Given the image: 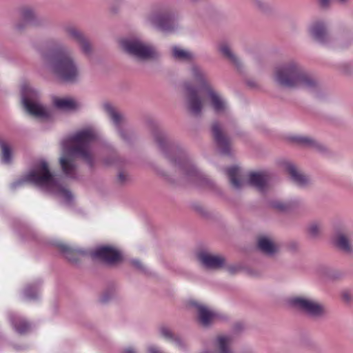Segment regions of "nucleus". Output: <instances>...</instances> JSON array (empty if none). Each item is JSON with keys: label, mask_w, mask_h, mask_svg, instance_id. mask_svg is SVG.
I'll return each instance as SVG.
<instances>
[{"label": "nucleus", "mask_w": 353, "mask_h": 353, "mask_svg": "<svg viewBox=\"0 0 353 353\" xmlns=\"http://www.w3.org/2000/svg\"><path fill=\"white\" fill-rule=\"evenodd\" d=\"M99 132L93 127H87L77 131L68 140L62 142L64 154L60 158V164L65 175L77 178V166L74 157L82 159L90 166L94 164V150L92 144L99 138Z\"/></svg>", "instance_id": "obj_1"}, {"label": "nucleus", "mask_w": 353, "mask_h": 353, "mask_svg": "<svg viewBox=\"0 0 353 353\" xmlns=\"http://www.w3.org/2000/svg\"><path fill=\"white\" fill-rule=\"evenodd\" d=\"M23 181L56 196L65 205H70L74 199L71 192L62 185L59 179L50 171L48 162L44 159H39L34 163L32 169L24 176Z\"/></svg>", "instance_id": "obj_2"}, {"label": "nucleus", "mask_w": 353, "mask_h": 353, "mask_svg": "<svg viewBox=\"0 0 353 353\" xmlns=\"http://www.w3.org/2000/svg\"><path fill=\"white\" fill-rule=\"evenodd\" d=\"M274 81L279 85L290 88L312 90L317 81L298 62L290 61L274 70Z\"/></svg>", "instance_id": "obj_3"}, {"label": "nucleus", "mask_w": 353, "mask_h": 353, "mask_svg": "<svg viewBox=\"0 0 353 353\" xmlns=\"http://www.w3.org/2000/svg\"><path fill=\"white\" fill-rule=\"evenodd\" d=\"M46 67L60 80L74 83L79 79V67L72 57L65 50H55L43 54Z\"/></svg>", "instance_id": "obj_4"}, {"label": "nucleus", "mask_w": 353, "mask_h": 353, "mask_svg": "<svg viewBox=\"0 0 353 353\" xmlns=\"http://www.w3.org/2000/svg\"><path fill=\"white\" fill-rule=\"evenodd\" d=\"M190 81L184 83L187 93V103L190 111L194 115H199L204 106V102L201 99L200 94L210 87L206 73L203 69L192 64L188 71Z\"/></svg>", "instance_id": "obj_5"}, {"label": "nucleus", "mask_w": 353, "mask_h": 353, "mask_svg": "<svg viewBox=\"0 0 353 353\" xmlns=\"http://www.w3.org/2000/svg\"><path fill=\"white\" fill-rule=\"evenodd\" d=\"M145 20L150 26L165 32H172L177 27L174 14L167 5L153 7L146 14Z\"/></svg>", "instance_id": "obj_6"}, {"label": "nucleus", "mask_w": 353, "mask_h": 353, "mask_svg": "<svg viewBox=\"0 0 353 353\" xmlns=\"http://www.w3.org/2000/svg\"><path fill=\"white\" fill-rule=\"evenodd\" d=\"M170 160L174 165L179 168L182 178L187 183H192L196 186H201L204 183H208L205 176L197 170L193 163L185 157L179 155L176 159Z\"/></svg>", "instance_id": "obj_7"}, {"label": "nucleus", "mask_w": 353, "mask_h": 353, "mask_svg": "<svg viewBox=\"0 0 353 353\" xmlns=\"http://www.w3.org/2000/svg\"><path fill=\"white\" fill-rule=\"evenodd\" d=\"M122 48L129 54L141 60L154 58L157 53L153 46L137 37L121 40Z\"/></svg>", "instance_id": "obj_8"}, {"label": "nucleus", "mask_w": 353, "mask_h": 353, "mask_svg": "<svg viewBox=\"0 0 353 353\" xmlns=\"http://www.w3.org/2000/svg\"><path fill=\"white\" fill-rule=\"evenodd\" d=\"M38 95V92L28 84L22 85V103L27 112L37 118H46L48 116V112L37 101Z\"/></svg>", "instance_id": "obj_9"}, {"label": "nucleus", "mask_w": 353, "mask_h": 353, "mask_svg": "<svg viewBox=\"0 0 353 353\" xmlns=\"http://www.w3.org/2000/svg\"><path fill=\"white\" fill-rule=\"evenodd\" d=\"M205 97V100L201 97L204 102V106L208 105L216 114H228L229 105L227 100L211 86L202 92Z\"/></svg>", "instance_id": "obj_10"}, {"label": "nucleus", "mask_w": 353, "mask_h": 353, "mask_svg": "<svg viewBox=\"0 0 353 353\" xmlns=\"http://www.w3.org/2000/svg\"><path fill=\"white\" fill-rule=\"evenodd\" d=\"M293 307L302 310L311 316H319L324 312L323 306L316 300L307 296H295L290 299Z\"/></svg>", "instance_id": "obj_11"}, {"label": "nucleus", "mask_w": 353, "mask_h": 353, "mask_svg": "<svg viewBox=\"0 0 353 353\" xmlns=\"http://www.w3.org/2000/svg\"><path fill=\"white\" fill-rule=\"evenodd\" d=\"M93 259H100L103 262L113 265L122 261L123 256L120 251L110 246H101L90 252Z\"/></svg>", "instance_id": "obj_12"}, {"label": "nucleus", "mask_w": 353, "mask_h": 353, "mask_svg": "<svg viewBox=\"0 0 353 353\" xmlns=\"http://www.w3.org/2000/svg\"><path fill=\"white\" fill-rule=\"evenodd\" d=\"M103 109L119 132L121 138L127 141L128 139V131L125 128L126 122L123 115L109 103L104 104Z\"/></svg>", "instance_id": "obj_13"}, {"label": "nucleus", "mask_w": 353, "mask_h": 353, "mask_svg": "<svg viewBox=\"0 0 353 353\" xmlns=\"http://www.w3.org/2000/svg\"><path fill=\"white\" fill-rule=\"evenodd\" d=\"M197 259L200 263L208 269H219L225 264V259L223 256L205 251L199 252Z\"/></svg>", "instance_id": "obj_14"}, {"label": "nucleus", "mask_w": 353, "mask_h": 353, "mask_svg": "<svg viewBox=\"0 0 353 353\" xmlns=\"http://www.w3.org/2000/svg\"><path fill=\"white\" fill-rule=\"evenodd\" d=\"M212 133L220 152L225 155L230 154V146L228 139L223 133L221 127L218 122L212 123Z\"/></svg>", "instance_id": "obj_15"}, {"label": "nucleus", "mask_w": 353, "mask_h": 353, "mask_svg": "<svg viewBox=\"0 0 353 353\" xmlns=\"http://www.w3.org/2000/svg\"><path fill=\"white\" fill-rule=\"evenodd\" d=\"M283 168L289 173L292 180L297 185L300 187L306 186L310 183V179L306 175L302 174L296 168V166L290 161H284L283 163Z\"/></svg>", "instance_id": "obj_16"}, {"label": "nucleus", "mask_w": 353, "mask_h": 353, "mask_svg": "<svg viewBox=\"0 0 353 353\" xmlns=\"http://www.w3.org/2000/svg\"><path fill=\"white\" fill-rule=\"evenodd\" d=\"M192 305L196 309L198 319L202 325L208 326L216 319V313L207 306L195 301Z\"/></svg>", "instance_id": "obj_17"}, {"label": "nucleus", "mask_w": 353, "mask_h": 353, "mask_svg": "<svg viewBox=\"0 0 353 353\" xmlns=\"http://www.w3.org/2000/svg\"><path fill=\"white\" fill-rule=\"evenodd\" d=\"M53 104L57 108L63 111H75L82 106L80 101L70 97H56L53 100Z\"/></svg>", "instance_id": "obj_18"}, {"label": "nucleus", "mask_w": 353, "mask_h": 353, "mask_svg": "<svg viewBox=\"0 0 353 353\" xmlns=\"http://www.w3.org/2000/svg\"><path fill=\"white\" fill-rule=\"evenodd\" d=\"M65 30L68 34L80 45L84 54H89L91 52L90 43L81 31L74 27H68Z\"/></svg>", "instance_id": "obj_19"}, {"label": "nucleus", "mask_w": 353, "mask_h": 353, "mask_svg": "<svg viewBox=\"0 0 353 353\" xmlns=\"http://www.w3.org/2000/svg\"><path fill=\"white\" fill-rule=\"evenodd\" d=\"M268 176L263 172H252L249 174V183L261 192L265 190Z\"/></svg>", "instance_id": "obj_20"}, {"label": "nucleus", "mask_w": 353, "mask_h": 353, "mask_svg": "<svg viewBox=\"0 0 353 353\" xmlns=\"http://www.w3.org/2000/svg\"><path fill=\"white\" fill-rule=\"evenodd\" d=\"M257 245L261 252L268 255H272L278 250L277 245L270 238L265 236L259 238Z\"/></svg>", "instance_id": "obj_21"}, {"label": "nucleus", "mask_w": 353, "mask_h": 353, "mask_svg": "<svg viewBox=\"0 0 353 353\" xmlns=\"http://www.w3.org/2000/svg\"><path fill=\"white\" fill-rule=\"evenodd\" d=\"M159 332L163 337L174 343L179 349H185L186 345L185 342L179 336L174 335L169 327L162 326L160 327Z\"/></svg>", "instance_id": "obj_22"}, {"label": "nucleus", "mask_w": 353, "mask_h": 353, "mask_svg": "<svg viewBox=\"0 0 353 353\" xmlns=\"http://www.w3.org/2000/svg\"><path fill=\"white\" fill-rule=\"evenodd\" d=\"M10 321L15 331L19 334H25L30 330V324L17 314H10Z\"/></svg>", "instance_id": "obj_23"}, {"label": "nucleus", "mask_w": 353, "mask_h": 353, "mask_svg": "<svg viewBox=\"0 0 353 353\" xmlns=\"http://www.w3.org/2000/svg\"><path fill=\"white\" fill-rule=\"evenodd\" d=\"M230 183L235 189L243 188L245 183L242 180L240 169L237 167H231L227 170Z\"/></svg>", "instance_id": "obj_24"}, {"label": "nucleus", "mask_w": 353, "mask_h": 353, "mask_svg": "<svg viewBox=\"0 0 353 353\" xmlns=\"http://www.w3.org/2000/svg\"><path fill=\"white\" fill-rule=\"evenodd\" d=\"M232 337L230 335H220L216 338V346L219 353H232L231 345Z\"/></svg>", "instance_id": "obj_25"}, {"label": "nucleus", "mask_w": 353, "mask_h": 353, "mask_svg": "<svg viewBox=\"0 0 353 353\" xmlns=\"http://www.w3.org/2000/svg\"><path fill=\"white\" fill-rule=\"evenodd\" d=\"M172 56L175 59L181 61H192L195 59V56L192 52L179 46L172 48Z\"/></svg>", "instance_id": "obj_26"}, {"label": "nucleus", "mask_w": 353, "mask_h": 353, "mask_svg": "<svg viewBox=\"0 0 353 353\" xmlns=\"http://www.w3.org/2000/svg\"><path fill=\"white\" fill-rule=\"evenodd\" d=\"M219 50L237 68L240 66V61L239 59L233 53L230 46L228 43H221L219 47Z\"/></svg>", "instance_id": "obj_27"}, {"label": "nucleus", "mask_w": 353, "mask_h": 353, "mask_svg": "<svg viewBox=\"0 0 353 353\" xmlns=\"http://www.w3.org/2000/svg\"><path fill=\"white\" fill-rule=\"evenodd\" d=\"M312 37L320 43H325L327 37L325 28L323 24L317 23L314 25L311 28Z\"/></svg>", "instance_id": "obj_28"}, {"label": "nucleus", "mask_w": 353, "mask_h": 353, "mask_svg": "<svg viewBox=\"0 0 353 353\" xmlns=\"http://www.w3.org/2000/svg\"><path fill=\"white\" fill-rule=\"evenodd\" d=\"M334 243L341 250L347 252L351 251L350 241L345 234L338 233L334 239Z\"/></svg>", "instance_id": "obj_29"}, {"label": "nucleus", "mask_w": 353, "mask_h": 353, "mask_svg": "<svg viewBox=\"0 0 353 353\" xmlns=\"http://www.w3.org/2000/svg\"><path fill=\"white\" fill-rule=\"evenodd\" d=\"M1 149V161L5 164H9L12 160V149L10 145L3 141H0Z\"/></svg>", "instance_id": "obj_30"}, {"label": "nucleus", "mask_w": 353, "mask_h": 353, "mask_svg": "<svg viewBox=\"0 0 353 353\" xmlns=\"http://www.w3.org/2000/svg\"><path fill=\"white\" fill-rule=\"evenodd\" d=\"M20 14H21V20L25 23H34V20L36 19V15L32 9H30L29 8H23L20 12Z\"/></svg>", "instance_id": "obj_31"}, {"label": "nucleus", "mask_w": 353, "mask_h": 353, "mask_svg": "<svg viewBox=\"0 0 353 353\" xmlns=\"http://www.w3.org/2000/svg\"><path fill=\"white\" fill-rule=\"evenodd\" d=\"M270 205L278 211L286 212L291 208L292 205L290 202L275 200L270 203Z\"/></svg>", "instance_id": "obj_32"}, {"label": "nucleus", "mask_w": 353, "mask_h": 353, "mask_svg": "<svg viewBox=\"0 0 353 353\" xmlns=\"http://www.w3.org/2000/svg\"><path fill=\"white\" fill-rule=\"evenodd\" d=\"M321 225L318 222H312L307 227V232L312 237H316L321 232Z\"/></svg>", "instance_id": "obj_33"}, {"label": "nucleus", "mask_w": 353, "mask_h": 353, "mask_svg": "<svg viewBox=\"0 0 353 353\" xmlns=\"http://www.w3.org/2000/svg\"><path fill=\"white\" fill-rule=\"evenodd\" d=\"M39 295V290L35 285H29L24 290V296L28 299H35Z\"/></svg>", "instance_id": "obj_34"}, {"label": "nucleus", "mask_w": 353, "mask_h": 353, "mask_svg": "<svg viewBox=\"0 0 353 353\" xmlns=\"http://www.w3.org/2000/svg\"><path fill=\"white\" fill-rule=\"evenodd\" d=\"M155 139L160 148L165 152V147H169L165 136L163 134H157L155 135Z\"/></svg>", "instance_id": "obj_35"}, {"label": "nucleus", "mask_w": 353, "mask_h": 353, "mask_svg": "<svg viewBox=\"0 0 353 353\" xmlns=\"http://www.w3.org/2000/svg\"><path fill=\"white\" fill-rule=\"evenodd\" d=\"M297 141L299 143H301L303 145H312L314 143V141L312 139L307 137H298Z\"/></svg>", "instance_id": "obj_36"}, {"label": "nucleus", "mask_w": 353, "mask_h": 353, "mask_svg": "<svg viewBox=\"0 0 353 353\" xmlns=\"http://www.w3.org/2000/svg\"><path fill=\"white\" fill-rule=\"evenodd\" d=\"M58 246L60 248L61 251L66 254L67 258H68L69 260H71V259L69 258V256H68V254H69V253L70 252L71 249L68 245L63 243L59 244Z\"/></svg>", "instance_id": "obj_37"}, {"label": "nucleus", "mask_w": 353, "mask_h": 353, "mask_svg": "<svg viewBox=\"0 0 353 353\" xmlns=\"http://www.w3.org/2000/svg\"><path fill=\"white\" fill-rule=\"evenodd\" d=\"M131 263L135 268L142 269V265L139 261L134 259L132 260Z\"/></svg>", "instance_id": "obj_38"}, {"label": "nucleus", "mask_w": 353, "mask_h": 353, "mask_svg": "<svg viewBox=\"0 0 353 353\" xmlns=\"http://www.w3.org/2000/svg\"><path fill=\"white\" fill-rule=\"evenodd\" d=\"M239 270L238 267L230 266L228 268V270L230 274H235Z\"/></svg>", "instance_id": "obj_39"}, {"label": "nucleus", "mask_w": 353, "mask_h": 353, "mask_svg": "<svg viewBox=\"0 0 353 353\" xmlns=\"http://www.w3.org/2000/svg\"><path fill=\"white\" fill-rule=\"evenodd\" d=\"M330 0H319V3L322 7L325 8L330 5Z\"/></svg>", "instance_id": "obj_40"}, {"label": "nucleus", "mask_w": 353, "mask_h": 353, "mask_svg": "<svg viewBox=\"0 0 353 353\" xmlns=\"http://www.w3.org/2000/svg\"><path fill=\"white\" fill-rule=\"evenodd\" d=\"M148 353H161L158 349L154 346H151L148 348Z\"/></svg>", "instance_id": "obj_41"}, {"label": "nucleus", "mask_w": 353, "mask_h": 353, "mask_svg": "<svg viewBox=\"0 0 353 353\" xmlns=\"http://www.w3.org/2000/svg\"><path fill=\"white\" fill-rule=\"evenodd\" d=\"M343 298L345 301H350L351 299V295L347 292H343Z\"/></svg>", "instance_id": "obj_42"}, {"label": "nucleus", "mask_w": 353, "mask_h": 353, "mask_svg": "<svg viewBox=\"0 0 353 353\" xmlns=\"http://www.w3.org/2000/svg\"><path fill=\"white\" fill-rule=\"evenodd\" d=\"M125 353H137L132 347H128L125 350Z\"/></svg>", "instance_id": "obj_43"}, {"label": "nucleus", "mask_w": 353, "mask_h": 353, "mask_svg": "<svg viewBox=\"0 0 353 353\" xmlns=\"http://www.w3.org/2000/svg\"><path fill=\"white\" fill-rule=\"evenodd\" d=\"M348 0H332V1H336L340 4H343L347 2ZM332 1V0L330 1V3Z\"/></svg>", "instance_id": "obj_44"}, {"label": "nucleus", "mask_w": 353, "mask_h": 353, "mask_svg": "<svg viewBox=\"0 0 353 353\" xmlns=\"http://www.w3.org/2000/svg\"><path fill=\"white\" fill-rule=\"evenodd\" d=\"M108 299H109V298L106 296V294H104L102 296V297H101V301H102L103 302H105V301H107Z\"/></svg>", "instance_id": "obj_45"}, {"label": "nucleus", "mask_w": 353, "mask_h": 353, "mask_svg": "<svg viewBox=\"0 0 353 353\" xmlns=\"http://www.w3.org/2000/svg\"><path fill=\"white\" fill-rule=\"evenodd\" d=\"M188 1L190 3L194 4V3H197L200 1H201L202 0H188Z\"/></svg>", "instance_id": "obj_46"}, {"label": "nucleus", "mask_w": 353, "mask_h": 353, "mask_svg": "<svg viewBox=\"0 0 353 353\" xmlns=\"http://www.w3.org/2000/svg\"><path fill=\"white\" fill-rule=\"evenodd\" d=\"M119 178L121 181H124V175L123 174H119Z\"/></svg>", "instance_id": "obj_47"}, {"label": "nucleus", "mask_w": 353, "mask_h": 353, "mask_svg": "<svg viewBox=\"0 0 353 353\" xmlns=\"http://www.w3.org/2000/svg\"><path fill=\"white\" fill-rule=\"evenodd\" d=\"M76 251L77 252H79V253H83L84 254V252L83 251L80 250H76Z\"/></svg>", "instance_id": "obj_48"}]
</instances>
